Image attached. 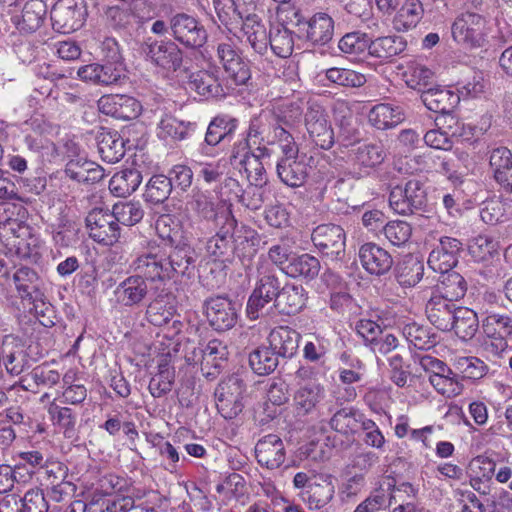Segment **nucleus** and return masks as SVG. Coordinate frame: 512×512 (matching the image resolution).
Instances as JSON below:
<instances>
[{"instance_id": "f257e3e1", "label": "nucleus", "mask_w": 512, "mask_h": 512, "mask_svg": "<svg viewBox=\"0 0 512 512\" xmlns=\"http://www.w3.org/2000/svg\"><path fill=\"white\" fill-rule=\"evenodd\" d=\"M319 371L313 366H300L294 373L296 390L294 407L298 414L307 415L315 411L326 398L325 386L318 381Z\"/></svg>"}, {"instance_id": "f03ea898", "label": "nucleus", "mask_w": 512, "mask_h": 512, "mask_svg": "<svg viewBox=\"0 0 512 512\" xmlns=\"http://www.w3.org/2000/svg\"><path fill=\"white\" fill-rule=\"evenodd\" d=\"M256 269L258 279L246 308L249 318L253 320L260 317L261 310L266 305L274 300L277 302L280 293V282L267 260L259 258Z\"/></svg>"}, {"instance_id": "7ed1b4c3", "label": "nucleus", "mask_w": 512, "mask_h": 512, "mask_svg": "<svg viewBox=\"0 0 512 512\" xmlns=\"http://www.w3.org/2000/svg\"><path fill=\"white\" fill-rule=\"evenodd\" d=\"M166 249H151L137 256L131 264L133 270L141 278L155 284V289L173 278V267L166 264Z\"/></svg>"}, {"instance_id": "20e7f679", "label": "nucleus", "mask_w": 512, "mask_h": 512, "mask_svg": "<svg viewBox=\"0 0 512 512\" xmlns=\"http://www.w3.org/2000/svg\"><path fill=\"white\" fill-rule=\"evenodd\" d=\"M453 40L465 49L481 47L487 35L485 18L474 12H464L451 26Z\"/></svg>"}, {"instance_id": "39448f33", "label": "nucleus", "mask_w": 512, "mask_h": 512, "mask_svg": "<svg viewBox=\"0 0 512 512\" xmlns=\"http://www.w3.org/2000/svg\"><path fill=\"white\" fill-rule=\"evenodd\" d=\"M304 123L311 140L321 149H330L334 144V132L324 107L315 99L307 101Z\"/></svg>"}, {"instance_id": "423d86ee", "label": "nucleus", "mask_w": 512, "mask_h": 512, "mask_svg": "<svg viewBox=\"0 0 512 512\" xmlns=\"http://www.w3.org/2000/svg\"><path fill=\"white\" fill-rule=\"evenodd\" d=\"M419 365L429 373L428 380L438 393L451 398L462 392L461 383L443 361L430 355H423L419 359Z\"/></svg>"}, {"instance_id": "0eeeda50", "label": "nucleus", "mask_w": 512, "mask_h": 512, "mask_svg": "<svg viewBox=\"0 0 512 512\" xmlns=\"http://www.w3.org/2000/svg\"><path fill=\"white\" fill-rule=\"evenodd\" d=\"M143 52L145 59L162 71L175 72L182 66L183 53L171 40L148 38L143 45Z\"/></svg>"}, {"instance_id": "6e6552de", "label": "nucleus", "mask_w": 512, "mask_h": 512, "mask_svg": "<svg viewBox=\"0 0 512 512\" xmlns=\"http://www.w3.org/2000/svg\"><path fill=\"white\" fill-rule=\"evenodd\" d=\"M426 200L424 184L418 179H411L404 186H395L389 196L390 207L401 215L421 209L426 204Z\"/></svg>"}, {"instance_id": "1a4fd4ad", "label": "nucleus", "mask_w": 512, "mask_h": 512, "mask_svg": "<svg viewBox=\"0 0 512 512\" xmlns=\"http://www.w3.org/2000/svg\"><path fill=\"white\" fill-rule=\"evenodd\" d=\"M243 381L236 375L229 376L217 387L216 406L225 419L235 418L243 409Z\"/></svg>"}, {"instance_id": "9d476101", "label": "nucleus", "mask_w": 512, "mask_h": 512, "mask_svg": "<svg viewBox=\"0 0 512 512\" xmlns=\"http://www.w3.org/2000/svg\"><path fill=\"white\" fill-rule=\"evenodd\" d=\"M86 17L83 0H59L51 10L53 28L63 34L82 27Z\"/></svg>"}, {"instance_id": "9b49d317", "label": "nucleus", "mask_w": 512, "mask_h": 512, "mask_svg": "<svg viewBox=\"0 0 512 512\" xmlns=\"http://www.w3.org/2000/svg\"><path fill=\"white\" fill-rule=\"evenodd\" d=\"M311 239L314 246L331 259H341L345 254L346 234L339 225H319L313 230Z\"/></svg>"}, {"instance_id": "f8f14e48", "label": "nucleus", "mask_w": 512, "mask_h": 512, "mask_svg": "<svg viewBox=\"0 0 512 512\" xmlns=\"http://www.w3.org/2000/svg\"><path fill=\"white\" fill-rule=\"evenodd\" d=\"M90 238L103 245H113L120 237V228L115 217L103 209H93L86 217Z\"/></svg>"}, {"instance_id": "ddd939ff", "label": "nucleus", "mask_w": 512, "mask_h": 512, "mask_svg": "<svg viewBox=\"0 0 512 512\" xmlns=\"http://www.w3.org/2000/svg\"><path fill=\"white\" fill-rule=\"evenodd\" d=\"M170 29L175 40L186 47H201L207 40L203 25L196 18L185 13H178L170 19Z\"/></svg>"}, {"instance_id": "4468645a", "label": "nucleus", "mask_w": 512, "mask_h": 512, "mask_svg": "<svg viewBox=\"0 0 512 512\" xmlns=\"http://www.w3.org/2000/svg\"><path fill=\"white\" fill-rule=\"evenodd\" d=\"M386 152L381 144H362L350 155V174L363 178L372 174L384 161Z\"/></svg>"}, {"instance_id": "2eb2a0df", "label": "nucleus", "mask_w": 512, "mask_h": 512, "mask_svg": "<svg viewBox=\"0 0 512 512\" xmlns=\"http://www.w3.org/2000/svg\"><path fill=\"white\" fill-rule=\"evenodd\" d=\"M188 87L206 99L218 98L225 95L219 69L210 62L207 68L191 72L188 76Z\"/></svg>"}, {"instance_id": "dca6fc26", "label": "nucleus", "mask_w": 512, "mask_h": 512, "mask_svg": "<svg viewBox=\"0 0 512 512\" xmlns=\"http://www.w3.org/2000/svg\"><path fill=\"white\" fill-rule=\"evenodd\" d=\"M205 314L210 325L218 331L228 330L237 322L234 304L224 297H215L206 301Z\"/></svg>"}, {"instance_id": "f3484780", "label": "nucleus", "mask_w": 512, "mask_h": 512, "mask_svg": "<svg viewBox=\"0 0 512 512\" xmlns=\"http://www.w3.org/2000/svg\"><path fill=\"white\" fill-rule=\"evenodd\" d=\"M221 218V227L208 239L206 251L214 260L225 261L233 253L231 233L235 228V218L231 213H224Z\"/></svg>"}, {"instance_id": "a211bd4d", "label": "nucleus", "mask_w": 512, "mask_h": 512, "mask_svg": "<svg viewBox=\"0 0 512 512\" xmlns=\"http://www.w3.org/2000/svg\"><path fill=\"white\" fill-rule=\"evenodd\" d=\"M267 127L261 119L255 118L250 122L247 136L236 142L233 146L230 160L232 165L239 166L248 155H253V150L258 146H264Z\"/></svg>"}, {"instance_id": "6ab92c4d", "label": "nucleus", "mask_w": 512, "mask_h": 512, "mask_svg": "<svg viewBox=\"0 0 512 512\" xmlns=\"http://www.w3.org/2000/svg\"><path fill=\"white\" fill-rule=\"evenodd\" d=\"M361 266L371 275L386 274L393 265L390 253L376 243L368 242L359 248Z\"/></svg>"}, {"instance_id": "aec40b11", "label": "nucleus", "mask_w": 512, "mask_h": 512, "mask_svg": "<svg viewBox=\"0 0 512 512\" xmlns=\"http://www.w3.org/2000/svg\"><path fill=\"white\" fill-rule=\"evenodd\" d=\"M255 453L258 463L270 470L279 468L286 459L284 443L275 434L262 437L256 444Z\"/></svg>"}, {"instance_id": "412c9836", "label": "nucleus", "mask_w": 512, "mask_h": 512, "mask_svg": "<svg viewBox=\"0 0 512 512\" xmlns=\"http://www.w3.org/2000/svg\"><path fill=\"white\" fill-rule=\"evenodd\" d=\"M254 11L245 12L243 20L238 24L241 35L237 36L248 42L255 52L263 54L268 47V35L264 24Z\"/></svg>"}, {"instance_id": "4be33fe9", "label": "nucleus", "mask_w": 512, "mask_h": 512, "mask_svg": "<svg viewBox=\"0 0 512 512\" xmlns=\"http://www.w3.org/2000/svg\"><path fill=\"white\" fill-rule=\"evenodd\" d=\"M460 248L461 243L457 239L450 237L442 238L429 255V267L441 274L449 273L457 263V255Z\"/></svg>"}, {"instance_id": "5701e85b", "label": "nucleus", "mask_w": 512, "mask_h": 512, "mask_svg": "<svg viewBox=\"0 0 512 512\" xmlns=\"http://www.w3.org/2000/svg\"><path fill=\"white\" fill-rule=\"evenodd\" d=\"M213 3L219 20L231 32L238 28L245 12L256 8L255 0H213Z\"/></svg>"}, {"instance_id": "b1692460", "label": "nucleus", "mask_w": 512, "mask_h": 512, "mask_svg": "<svg viewBox=\"0 0 512 512\" xmlns=\"http://www.w3.org/2000/svg\"><path fill=\"white\" fill-rule=\"evenodd\" d=\"M217 57L225 72L235 84H245L250 78V70L231 44L220 43L217 46Z\"/></svg>"}, {"instance_id": "393cba45", "label": "nucleus", "mask_w": 512, "mask_h": 512, "mask_svg": "<svg viewBox=\"0 0 512 512\" xmlns=\"http://www.w3.org/2000/svg\"><path fill=\"white\" fill-rule=\"evenodd\" d=\"M271 151L264 146H258L253 150V155H248L239 165L241 172H244L248 181L256 186L262 187L267 182L265 166L269 164Z\"/></svg>"}, {"instance_id": "a878e982", "label": "nucleus", "mask_w": 512, "mask_h": 512, "mask_svg": "<svg viewBox=\"0 0 512 512\" xmlns=\"http://www.w3.org/2000/svg\"><path fill=\"white\" fill-rule=\"evenodd\" d=\"M455 305L452 301L432 294L426 304V314L429 321L439 330L449 331L453 326Z\"/></svg>"}, {"instance_id": "bb28decb", "label": "nucleus", "mask_w": 512, "mask_h": 512, "mask_svg": "<svg viewBox=\"0 0 512 512\" xmlns=\"http://www.w3.org/2000/svg\"><path fill=\"white\" fill-rule=\"evenodd\" d=\"M191 209L200 217L206 220H214L217 225L223 222L221 216L230 213L224 207V203L209 191H197L190 203Z\"/></svg>"}, {"instance_id": "cd10ccee", "label": "nucleus", "mask_w": 512, "mask_h": 512, "mask_svg": "<svg viewBox=\"0 0 512 512\" xmlns=\"http://www.w3.org/2000/svg\"><path fill=\"white\" fill-rule=\"evenodd\" d=\"M489 164L494 178L504 189L512 191V153L506 147H496L490 151Z\"/></svg>"}, {"instance_id": "c85d7f7f", "label": "nucleus", "mask_w": 512, "mask_h": 512, "mask_svg": "<svg viewBox=\"0 0 512 512\" xmlns=\"http://www.w3.org/2000/svg\"><path fill=\"white\" fill-rule=\"evenodd\" d=\"M78 77L95 85L108 86L115 84L121 78V71L112 63L101 65L92 63L81 66L77 71Z\"/></svg>"}, {"instance_id": "c756f323", "label": "nucleus", "mask_w": 512, "mask_h": 512, "mask_svg": "<svg viewBox=\"0 0 512 512\" xmlns=\"http://www.w3.org/2000/svg\"><path fill=\"white\" fill-rule=\"evenodd\" d=\"M421 100L429 110L445 114L457 106L460 97L448 88L437 86L423 90Z\"/></svg>"}, {"instance_id": "7c9ffc66", "label": "nucleus", "mask_w": 512, "mask_h": 512, "mask_svg": "<svg viewBox=\"0 0 512 512\" xmlns=\"http://www.w3.org/2000/svg\"><path fill=\"white\" fill-rule=\"evenodd\" d=\"M114 293L120 304L124 306L136 305L148 293L147 282L137 274L129 276L116 287Z\"/></svg>"}, {"instance_id": "2f4dec72", "label": "nucleus", "mask_w": 512, "mask_h": 512, "mask_svg": "<svg viewBox=\"0 0 512 512\" xmlns=\"http://www.w3.org/2000/svg\"><path fill=\"white\" fill-rule=\"evenodd\" d=\"M4 212L16 213L17 218L7 216L3 220H0V237L6 238L9 241L10 236L15 239L22 238L29 233V228L24 222L26 210L22 205L15 203H4Z\"/></svg>"}, {"instance_id": "473e14b6", "label": "nucleus", "mask_w": 512, "mask_h": 512, "mask_svg": "<svg viewBox=\"0 0 512 512\" xmlns=\"http://www.w3.org/2000/svg\"><path fill=\"white\" fill-rule=\"evenodd\" d=\"M300 335L295 330L288 327H277L273 329L268 342L278 356L292 357L298 350Z\"/></svg>"}, {"instance_id": "72a5a7b5", "label": "nucleus", "mask_w": 512, "mask_h": 512, "mask_svg": "<svg viewBox=\"0 0 512 512\" xmlns=\"http://www.w3.org/2000/svg\"><path fill=\"white\" fill-rule=\"evenodd\" d=\"M65 173L69 178L84 184L99 182L104 177L101 166L81 158L70 160L66 165Z\"/></svg>"}, {"instance_id": "f704fd0d", "label": "nucleus", "mask_w": 512, "mask_h": 512, "mask_svg": "<svg viewBox=\"0 0 512 512\" xmlns=\"http://www.w3.org/2000/svg\"><path fill=\"white\" fill-rule=\"evenodd\" d=\"M334 34V21L324 12L314 14L306 23V38L313 44L324 45Z\"/></svg>"}, {"instance_id": "c9c22d12", "label": "nucleus", "mask_w": 512, "mask_h": 512, "mask_svg": "<svg viewBox=\"0 0 512 512\" xmlns=\"http://www.w3.org/2000/svg\"><path fill=\"white\" fill-rule=\"evenodd\" d=\"M277 174L280 180L290 186L299 187L307 176L306 164L296 157H282L277 163Z\"/></svg>"}, {"instance_id": "e433bc0d", "label": "nucleus", "mask_w": 512, "mask_h": 512, "mask_svg": "<svg viewBox=\"0 0 512 512\" xmlns=\"http://www.w3.org/2000/svg\"><path fill=\"white\" fill-rule=\"evenodd\" d=\"M195 124L165 115L157 126V136L166 142L184 140L194 130Z\"/></svg>"}, {"instance_id": "4c0bfd02", "label": "nucleus", "mask_w": 512, "mask_h": 512, "mask_svg": "<svg viewBox=\"0 0 512 512\" xmlns=\"http://www.w3.org/2000/svg\"><path fill=\"white\" fill-rule=\"evenodd\" d=\"M2 353L7 371L13 375L21 374L27 364V357L23 345L13 336H6L3 341Z\"/></svg>"}, {"instance_id": "58836bf2", "label": "nucleus", "mask_w": 512, "mask_h": 512, "mask_svg": "<svg viewBox=\"0 0 512 512\" xmlns=\"http://www.w3.org/2000/svg\"><path fill=\"white\" fill-rule=\"evenodd\" d=\"M98 152L103 161L117 163L125 155V141L117 132H101L98 136Z\"/></svg>"}, {"instance_id": "ea45409f", "label": "nucleus", "mask_w": 512, "mask_h": 512, "mask_svg": "<svg viewBox=\"0 0 512 512\" xmlns=\"http://www.w3.org/2000/svg\"><path fill=\"white\" fill-rule=\"evenodd\" d=\"M368 119L378 129H389L404 120V112L398 105L381 103L370 110Z\"/></svg>"}, {"instance_id": "a19ab883", "label": "nucleus", "mask_w": 512, "mask_h": 512, "mask_svg": "<svg viewBox=\"0 0 512 512\" xmlns=\"http://www.w3.org/2000/svg\"><path fill=\"white\" fill-rule=\"evenodd\" d=\"M424 9L420 0H405L393 18V26L397 31H408L420 22Z\"/></svg>"}, {"instance_id": "79ce46f5", "label": "nucleus", "mask_w": 512, "mask_h": 512, "mask_svg": "<svg viewBox=\"0 0 512 512\" xmlns=\"http://www.w3.org/2000/svg\"><path fill=\"white\" fill-rule=\"evenodd\" d=\"M231 240L233 252L237 253L239 257H252L256 253L259 237L254 229L245 225L237 227L235 224L231 233Z\"/></svg>"}, {"instance_id": "37998d69", "label": "nucleus", "mask_w": 512, "mask_h": 512, "mask_svg": "<svg viewBox=\"0 0 512 512\" xmlns=\"http://www.w3.org/2000/svg\"><path fill=\"white\" fill-rule=\"evenodd\" d=\"M306 299V292L301 285L287 284L280 290L276 306L282 313L295 314L305 306Z\"/></svg>"}, {"instance_id": "c03bdc74", "label": "nucleus", "mask_w": 512, "mask_h": 512, "mask_svg": "<svg viewBox=\"0 0 512 512\" xmlns=\"http://www.w3.org/2000/svg\"><path fill=\"white\" fill-rule=\"evenodd\" d=\"M466 290L464 278L457 272H449L442 274L432 294L454 302L464 297Z\"/></svg>"}, {"instance_id": "a18cd8bd", "label": "nucleus", "mask_w": 512, "mask_h": 512, "mask_svg": "<svg viewBox=\"0 0 512 512\" xmlns=\"http://www.w3.org/2000/svg\"><path fill=\"white\" fill-rule=\"evenodd\" d=\"M141 182L142 176L137 169H124L112 176L109 189L117 197H126L133 193Z\"/></svg>"}, {"instance_id": "49530a36", "label": "nucleus", "mask_w": 512, "mask_h": 512, "mask_svg": "<svg viewBox=\"0 0 512 512\" xmlns=\"http://www.w3.org/2000/svg\"><path fill=\"white\" fill-rule=\"evenodd\" d=\"M479 328L477 314L466 307H457L453 317V326L455 334L462 340L472 339Z\"/></svg>"}, {"instance_id": "de8ad7c7", "label": "nucleus", "mask_w": 512, "mask_h": 512, "mask_svg": "<svg viewBox=\"0 0 512 512\" xmlns=\"http://www.w3.org/2000/svg\"><path fill=\"white\" fill-rule=\"evenodd\" d=\"M305 501L310 510H320L327 506L335 494V486L329 479L320 483H312L306 491Z\"/></svg>"}, {"instance_id": "09e8293b", "label": "nucleus", "mask_w": 512, "mask_h": 512, "mask_svg": "<svg viewBox=\"0 0 512 512\" xmlns=\"http://www.w3.org/2000/svg\"><path fill=\"white\" fill-rule=\"evenodd\" d=\"M320 271L319 260L309 254L292 257L290 262L283 268V272L290 277H305L313 279Z\"/></svg>"}, {"instance_id": "8fccbe9b", "label": "nucleus", "mask_w": 512, "mask_h": 512, "mask_svg": "<svg viewBox=\"0 0 512 512\" xmlns=\"http://www.w3.org/2000/svg\"><path fill=\"white\" fill-rule=\"evenodd\" d=\"M46 15V5L42 0H29L22 10L18 28L23 32H34L42 25Z\"/></svg>"}, {"instance_id": "3c124183", "label": "nucleus", "mask_w": 512, "mask_h": 512, "mask_svg": "<svg viewBox=\"0 0 512 512\" xmlns=\"http://www.w3.org/2000/svg\"><path fill=\"white\" fill-rule=\"evenodd\" d=\"M52 424L68 439L76 435V415L68 407H60L53 401L48 407Z\"/></svg>"}, {"instance_id": "603ef678", "label": "nucleus", "mask_w": 512, "mask_h": 512, "mask_svg": "<svg viewBox=\"0 0 512 512\" xmlns=\"http://www.w3.org/2000/svg\"><path fill=\"white\" fill-rule=\"evenodd\" d=\"M469 253L477 262H487L498 256L499 242L489 234H481L473 238L469 244Z\"/></svg>"}, {"instance_id": "864d4df0", "label": "nucleus", "mask_w": 512, "mask_h": 512, "mask_svg": "<svg viewBox=\"0 0 512 512\" xmlns=\"http://www.w3.org/2000/svg\"><path fill=\"white\" fill-rule=\"evenodd\" d=\"M155 229L159 236L164 242V248H172L173 245L182 246L185 245V239L180 225L175 222L169 216H161L155 223Z\"/></svg>"}, {"instance_id": "5fc2aeb1", "label": "nucleus", "mask_w": 512, "mask_h": 512, "mask_svg": "<svg viewBox=\"0 0 512 512\" xmlns=\"http://www.w3.org/2000/svg\"><path fill=\"white\" fill-rule=\"evenodd\" d=\"M423 274V263L412 256H408L398 264L396 278L402 287H413L422 279Z\"/></svg>"}, {"instance_id": "6e6d98bb", "label": "nucleus", "mask_w": 512, "mask_h": 512, "mask_svg": "<svg viewBox=\"0 0 512 512\" xmlns=\"http://www.w3.org/2000/svg\"><path fill=\"white\" fill-rule=\"evenodd\" d=\"M406 43L398 36L379 37L369 44V54L380 58L389 59L401 53L405 49Z\"/></svg>"}, {"instance_id": "4d7b16f0", "label": "nucleus", "mask_w": 512, "mask_h": 512, "mask_svg": "<svg viewBox=\"0 0 512 512\" xmlns=\"http://www.w3.org/2000/svg\"><path fill=\"white\" fill-rule=\"evenodd\" d=\"M174 382V369L167 359H162L158 363V371L155 373L149 383V391L153 397H161L168 393Z\"/></svg>"}, {"instance_id": "13d9d810", "label": "nucleus", "mask_w": 512, "mask_h": 512, "mask_svg": "<svg viewBox=\"0 0 512 512\" xmlns=\"http://www.w3.org/2000/svg\"><path fill=\"white\" fill-rule=\"evenodd\" d=\"M249 363L255 373L266 375L273 372L278 365V355L269 347H259L250 354Z\"/></svg>"}, {"instance_id": "bf43d9fd", "label": "nucleus", "mask_w": 512, "mask_h": 512, "mask_svg": "<svg viewBox=\"0 0 512 512\" xmlns=\"http://www.w3.org/2000/svg\"><path fill=\"white\" fill-rule=\"evenodd\" d=\"M361 414L353 408H342L330 420L335 431L344 435L353 434L360 428Z\"/></svg>"}, {"instance_id": "052dcab7", "label": "nucleus", "mask_w": 512, "mask_h": 512, "mask_svg": "<svg viewBox=\"0 0 512 512\" xmlns=\"http://www.w3.org/2000/svg\"><path fill=\"white\" fill-rule=\"evenodd\" d=\"M402 78L408 87L422 90L432 80L433 72L419 62L410 61L402 73Z\"/></svg>"}, {"instance_id": "680f3d73", "label": "nucleus", "mask_w": 512, "mask_h": 512, "mask_svg": "<svg viewBox=\"0 0 512 512\" xmlns=\"http://www.w3.org/2000/svg\"><path fill=\"white\" fill-rule=\"evenodd\" d=\"M131 503V499L124 497L95 495L85 506V512H127Z\"/></svg>"}, {"instance_id": "e2e57ef3", "label": "nucleus", "mask_w": 512, "mask_h": 512, "mask_svg": "<svg viewBox=\"0 0 512 512\" xmlns=\"http://www.w3.org/2000/svg\"><path fill=\"white\" fill-rule=\"evenodd\" d=\"M268 44L277 56L282 58L290 56L294 46L291 31L286 26L272 28L268 36Z\"/></svg>"}, {"instance_id": "0e129e2a", "label": "nucleus", "mask_w": 512, "mask_h": 512, "mask_svg": "<svg viewBox=\"0 0 512 512\" xmlns=\"http://www.w3.org/2000/svg\"><path fill=\"white\" fill-rule=\"evenodd\" d=\"M455 370L464 378L477 380L487 373L486 364L472 356H458L453 359Z\"/></svg>"}, {"instance_id": "69168bd1", "label": "nucleus", "mask_w": 512, "mask_h": 512, "mask_svg": "<svg viewBox=\"0 0 512 512\" xmlns=\"http://www.w3.org/2000/svg\"><path fill=\"white\" fill-rule=\"evenodd\" d=\"M117 224L133 226L141 221L144 211L138 202H122L113 206L111 212Z\"/></svg>"}, {"instance_id": "338daca9", "label": "nucleus", "mask_w": 512, "mask_h": 512, "mask_svg": "<svg viewBox=\"0 0 512 512\" xmlns=\"http://www.w3.org/2000/svg\"><path fill=\"white\" fill-rule=\"evenodd\" d=\"M326 79L344 87H360L366 82L363 74L351 69L332 67L325 71Z\"/></svg>"}, {"instance_id": "774afa93", "label": "nucleus", "mask_w": 512, "mask_h": 512, "mask_svg": "<svg viewBox=\"0 0 512 512\" xmlns=\"http://www.w3.org/2000/svg\"><path fill=\"white\" fill-rule=\"evenodd\" d=\"M487 336H503L512 334V317L506 314L490 312L482 322Z\"/></svg>"}]
</instances>
